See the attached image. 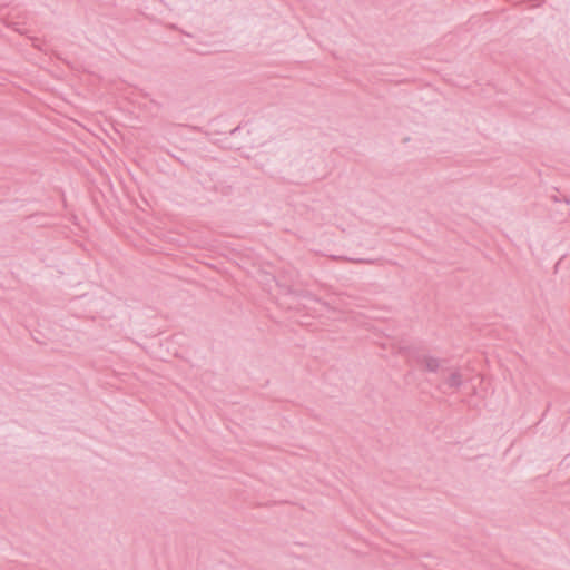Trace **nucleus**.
Listing matches in <instances>:
<instances>
[{"label":"nucleus","mask_w":570,"mask_h":570,"mask_svg":"<svg viewBox=\"0 0 570 570\" xmlns=\"http://www.w3.org/2000/svg\"><path fill=\"white\" fill-rule=\"evenodd\" d=\"M440 365V362L438 360H426V366L430 368V370H436Z\"/></svg>","instance_id":"nucleus-1"}]
</instances>
